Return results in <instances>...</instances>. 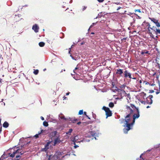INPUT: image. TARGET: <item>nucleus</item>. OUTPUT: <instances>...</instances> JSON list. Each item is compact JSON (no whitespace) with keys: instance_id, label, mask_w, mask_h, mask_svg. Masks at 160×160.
Returning <instances> with one entry per match:
<instances>
[{"instance_id":"obj_36","label":"nucleus","mask_w":160,"mask_h":160,"mask_svg":"<svg viewBox=\"0 0 160 160\" xmlns=\"http://www.w3.org/2000/svg\"><path fill=\"white\" fill-rule=\"evenodd\" d=\"M119 87L121 89H124L125 88V86L124 84H122Z\"/></svg>"},{"instance_id":"obj_1","label":"nucleus","mask_w":160,"mask_h":160,"mask_svg":"<svg viewBox=\"0 0 160 160\" xmlns=\"http://www.w3.org/2000/svg\"><path fill=\"white\" fill-rule=\"evenodd\" d=\"M123 75V77L126 78H130L128 81V82L131 81L132 74L129 72V71L127 70H125V71H124Z\"/></svg>"},{"instance_id":"obj_8","label":"nucleus","mask_w":160,"mask_h":160,"mask_svg":"<svg viewBox=\"0 0 160 160\" xmlns=\"http://www.w3.org/2000/svg\"><path fill=\"white\" fill-rule=\"evenodd\" d=\"M61 142L62 140L60 139L59 137L58 136L54 140L53 146H55L56 144H58Z\"/></svg>"},{"instance_id":"obj_31","label":"nucleus","mask_w":160,"mask_h":160,"mask_svg":"<svg viewBox=\"0 0 160 160\" xmlns=\"http://www.w3.org/2000/svg\"><path fill=\"white\" fill-rule=\"evenodd\" d=\"M150 37L152 38H153L155 40H157V39L156 38L154 37V36L153 35L152 33H151L150 34H149Z\"/></svg>"},{"instance_id":"obj_24","label":"nucleus","mask_w":160,"mask_h":160,"mask_svg":"<svg viewBox=\"0 0 160 160\" xmlns=\"http://www.w3.org/2000/svg\"><path fill=\"white\" fill-rule=\"evenodd\" d=\"M45 43L42 42H41L39 43V45L40 47H43L45 45Z\"/></svg>"},{"instance_id":"obj_17","label":"nucleus","mask_w":160,"mask_h":160,"mask_svg":"<svg viewBox=\"0 0 160 160\" xmlns=\"http://www.w3.org/2000/svg\"><path fill=\"white\" fill-rule=\"evenodd\" d=\"M9 124L7 122H5L3 124V127L5 128H7L9 126Z\"/></svg>"},{"instance_id":"obj_47","label":"nucleus","mask_w":160,"mask_h":160,"mask_svg":"<svg viewBox=\"0 0 160 160\" xmlns=\"http://www.w3.org/2000/svg\"><path fill=\"white\" fill-rule=\"evenodd\" d=\"M136 112H137V113H139V110L138 108L137 107L136 108Z\"/></svg>"},{"instance_id":"obj_52","label":"nucleus","mask_w":160,"mask_h":160,"mask_svg":"<svg viewBox=\"0 0 160 160\" xmlns=\"http://www.w3.org/2000/svg\"><path fill=\"white\" fill-rule=\"evenodd\" d=\"M157 64L158 65V68L160 69V65L158 62H157Z\"/></svg>"},{"instance_id":"obj_6","label":"nucleus","mask_w":160,"mask_h":160,"mask_svg":"<svg viewBox=\"0 0 160 160\" xmlns=\"http://www.w3.org/2000/svg\"><path fill=\"white\" fill-rule=\"evenodd\" d=\"M70 56L72 59L75 61L79 59L80 58V57L79 56V54L77 53H75L72 55L71 54Z\"/></svg>"},{"instance_id":"obj_54","label":"nucleus","mask_w":160,"mask_h":160,"mask_svg":"<svg viewBox=\"0 0 160 160\" xmlns=\"http://www.w3.org/2000/svg\"><path fill=\"white\" fill-rule=\"evenodd\" d=\"M99 2L101 3L103 2L104 0H97Z\"/></svg>"},{"instance_id":"obj_61","label":"nucleus","mask_w":160,"mask_h":160,"mask_svg":"<svg viewBox=\"0 0 160 160\" xmlns=\"http://www.w3.org/2000/svg\"><path fill=\"white\" fill-rule=\"evenodd\" d=\"M143 154V153H142V154L140 155V158L141 159V158H142V159H143V158H142V155Z\"/></svg>"},{"instance_id":"obj_44","label":"nucleus","mask_w":160,"mask_h":160,"mask_svg":"<svg viewBox=\"0 0 160 160\" xmlns=\"http://www.w3.org/2000/svg\"><path fill=\"white\" fill-rule=\"evenodd\" d=\"M135 16L136 17V18L137 19H140L141 18V17H140L139 16H138V15L136 14V15H135Z\"/></svg>"},{"instance_id":"obj_43","label":"nucleus","mask_w":160,"mask_h":160,"mask_svg":"<svg viewBox=\"0 0 160 160\" xmlns=\"http://www.w3.org/2000/svg\"><path fill=\"white\" fill-rule=\"evenodd\" d=\"M84 114L86 116V117H87V118L89 119H90V117H89L88 115H87V113L86 112H84Z\"/></svg>"},{"instance_id":"obj_59","label":"nucleus","mask_w":160,"mask_h":160,"mask_svg":"<svg viewBox=\"0 0 160 160\" xmlns=\"http://www.w3.org/2000/svg\"><path fill=\"white\" fill-rule=\"evenodd\" d=\"M97 22H94V23H93L92 24V25L94 26H95V25H96V23H97Z\"/></svg>"},{"instance_id":"obj_49","label":"nucleus","mask_w":160,"mask_h":160,"mask_svg":"<svg viewBox=\"0 0 160 160\" xmlns=\"http://www.w3.org/2000/svg\"><path fill=\"white\" fill-rule=\"evenodd\" d=\"M20 149H17L16 151H15V152H13L15 154H16V153H18V151L19 150H20Z\"/></svg>"},{"instance_id":"obj_16","label":"nucleus","mask_w":160,"mask_h":160,"mask_svg":"<svg viewBox=\"0 0 160 160\" xmlns=\"http://www.w3.org/2000/svg\"><path fill=\"white\" fill-rule=\"evenodd\" d=\"M59 118L61 119H63L64 120H67L68 119L65 118L64 115L62 113H61L59 115Z\"/></svg>"},{"instance_id":"obj_42","label":"nucleus","mask_w":160,"mask_h":160,"mask_svg":"<svg viewBox=\"0 0 160 160\" xmlns=\"http://www.w3.org/2000/svg\"><path fill=\"white\" fill-rule=\"evenodd\" d=\"M156 28H157L156 27L153 26L152 27H151V29L155 32V29Z\"/></svg>"},{"instance_id":"obj_5","label":"nucleus","mask_w":160,"mask_h":160,"mask_svg":"<svg viewBox=\"0 0 160 160\" xmlns=\"http://www.w3.org/2000/svg\"><path fill=\"white\" fill-rule=\"evenodd\" d=\"M115 88H116V89L114 90L113 92H115L116 91H118L119 93L118 96L120 95V97H121L120 98H122L123 96H122V93H121V92H122L124 94V93H125V92L124 90L123 89L121 90V89H119L116 87H115Z\"/></svg>"},{"instance_id":"obj_32","label":"nucleus","mask_w":160,"mask_h":160,"mask_svg":"<svg viewBox=\"0 0 160 160\" xmlns=\"http://www.w3.org/2000/svg\"><path fill=\"white\" fill-rule=\"evenodd\" d=\"M119 121H120L121 123H122L124 122H125V119L122 118L119 119Z\"/></svg>"},{"instance_id":"obj_11","label":"nucleus","mask_w":160,"mask_h":160,"mask_svg":"<svg viewBox=\"0 0 160 160\" xmlns=\"http://www.w3.org/2000/svg\"><path fill=\"white\" fill-rule=\"evenodd\" d=\"M50 144V142H48L44 146V148L41 149V151L42 152H46L48 149V146Z\"/></svg>"},{"instance_id":"obj_51","label":"nucleus","mask_w":160,"mask_h":160,"mask_svg":"<svg viewBox=\"0 0 160 160\" xmlns=\"http://www.w3.org/2000/svg\"><path fill=\"white\" fill-rule=\"evenodd\" d=\"M133 22L131 23V26H132V25L133 24V23H134L135 22V18L133 17Z\"/></svg>"},{"instance_id":"obj_62","label":"nucleus","mask_w":160,"mask_h":160,"mask_svg":"<svg viewBox=\"0 0 160 160\" xmlns=\"http://www.w3.org/2000/svg\"><path fill=\"white\" fill-rule=\"evenodd\" d=\"M40 118L42 120H44V118L42 116H41Z\"/></svg>"},{"instance_id":"obj_27","label":"nucleus","mask_w":160,"mask_h":160,"mask_svg":"<svg viewBox=\"0 0 160 160\" xmlns=\"http://www.w3.org/2000/svg\"><path fill=\"white\" fill-rule=\"evenodd\" d=\"M114 106V104L112 102H111L109 104V106L110 108H113Z\"/></svg>"},{"instance_id":"obj_64","label":"nucleus","mask_w":160,"mask_h":160,"mask_svg":"<svg viewBox=\"0 0 160 160\" xmlns=\"http://www.w3.org/2000/svg\"><path fill=\"white\" fill-rule=\"evenodd\" d=\"M26 152H20V154L21 155H22L24 153Z\"/></svg>"},{"instance_id":"obj_34","label":"nucleus","mask_w":160,"mask_h":160,"mask_svg":"<svg viewBox=\"0 0 160 160\" xmlns=\"http://www.w3.org/2000/svg\"><path fill=\"white\" fill-rule=\"evenodd\" d=\"M50 121L51 122H52L53 123H56L57 122V120L55 119H50Z\"/></svg>"},{"instance_id":"obj_30","label":"nucleus","mask_w":160,"mask_h":160,"mask_svg":"<svg viewBox=\"0 0 160 160\" xmlns=\"http://www.w3.org/2000/svg\"><path fill=\"white\" fill-rule=\"evenodd\" d=\"M39 72V71L38 69L34 70L33 73L35 75H37L38 74Z\"/></svg>"},{"instance_id":"obj_19","label":"nucleus","mask_w":160,"mask_h":160,"mask_svg":"<svg viewBox=\"0 0 160 160\" xmlns=\"http://www.w3.org/2000/svg\"><path fill=\"white\" fill-rule=\"evenodd\" d=\"M78 136H76L74 138H73L72 141L73 142H78V141H79L78 140Z\"/></svg>"},{"instance_id":"obj_9","label":"nucleus","mask_w":160,"mask_h":160,"mask_svg":"<svg viewBox=\"0 0 160 160\" xmlns=\"http://www.w3.org/2000/svg\"><path fill=\"white\" fill-rule=\"evenodd\" d=\"M123 73H124V72H123L122 69H117L116 74L118 75H119L120 76L122 77H123V75L122 74Z\"/></svg>"},{"instance_id":"obj_39","label":"nucleus","mask_w":160,"mask_h":160,"mask_svg":"<svg viewBox=\"0 0 160 160\" xmlns=\"http://www.w3.org/2000/svg\"><path fill=\"white\" fill-rule=\"evenodd\" d=\"M130 105L131 106V107L133 109L134 108L136 109L137 108V107L134 105H133L132 104H130Z\"/></svg>"},{"instance_id":"obj_37","label":"nucleus","mask_w":160,"mask_h":160,"mask_svg":"<svg viewBox=\"0 0 160 160\" xmlns=\"http://www.w3.org/2000/svg\"><path fill=\"white\" fill-rule=\"evenodd\" d=\"M83 113V110H80L79 111L78 114L79 115H82V114Z\"/></svg>"},{"instance_id":"obj_7","label":"nucleus","mask_w":160,"mask_h":160,"mask_svg":"<svg viewBox=\"0 0 160 160\" xmlns=\"http://www.w3.org/2000/svg\"><path fill=\"white\" fill-rule=\"evenodd\" d=\"M131 115L130 114H128L125 117V122L126 123L124 125V126L125 127V125L129 126V124L130 123H129V121L130 120V117Z\"/></svg>"},{"instance_id":"obj_58","label":"nucleus","mask_w":160,"mask_h":160,"mask_svg":"<svg viewBox=\"0 0 160 160\" xmlns=\"http://www.w3.org/2000/svg\"><path fill=\"white\" fill-rule=\"evenodd\" d=\"M4 155H5L4 154H3V155H2V156L1 157V158H0V160H3V159H2V157H4Z\"/></svg>"},{"instance_id":"obj_33","label":"nucleus","mask_w":160,"mask_h":160,"mask_svg":"<svg viewBox=\"0 0 160 160\" xmlns=\"http://www.w3.org/2000/svg\"><path fill=\"white\" fill-rule=\"evenodd\" d=\"M146 24H147V25L148 26V29H151V27H150L151 26L150 23L149 22H147L146 23Z\"/></svg>"},{"instance_id":"obj_20","label":"nucleus","mask_w":160,"mask_h":160,"mask_svg":"<svg viewBox=\"0 0 160 160\" xmlns=\"http://www.w3.org/2000/svg\"><path fill=\"white\" fill-rule=\"evenodd\" d=\"M90 134L92 136H93L94 137V138H95L96 140L97 139L96 137L97 136L96 135V133H95L94 132L91 131L90 132Z\"/></svg>"},{"instance_id":"obj_28","label":"nucleus","mask_w":160,"mask_h":160,"mask_svg":"<svg viewBox=\"0 0 160 160\" xmlns=\"http://www.w3.org/2000/svg\"><path fill=\"white\" fill-rule=\"evenodd\" d=\"M135 122V119H133L132 122L129 124V126H130V127H131V126H132L134 124Z\"/></svg>"},{"instance_id":"obj_48","label":"nucleus","mask_w":160,"mask_h":160,"mask_svg":"<svg viewBox=\"0 0 160 160\" xmlns=\"http://www.w3.org/2000/svg\"><path fill=\"white\" fill-rule=\"evenodd\" d=\"M112 3H114V4H116L117 5H119V4H121L120 2H112Z\"/></svg>"},{"instance_id":"obj_14","label":"nucleus","mask_w":160,"mask_h":160,"mask_svg":"<svg viewBox=\"0 0 160 160\" xmlns=\"http://www.w3.org/2000/svg\"><path fill=\"white\" fill-rule=\"evenodd\" d=\"M57 133V131H53L51 132L50 133V135L52 136V137H54L56 136V134Z\"/></svg>"},{"instance_id":"obj_53","label":"nucleus","mask_w":160,"mask_h":160,"mask_svg":"<svg viewBox=\"0 0 160 160\" xmlns=\"http://www.w3.org/2000/svg\"><path fill=\"white\" fill-rule=\"evenodd\" d=\"M150 29H148V33L149 34L151 33H152V32H151V31L150 30Z\"/></svg>"},{"instance_id":"obj_3","label":"nucleus","mask_w":160,"mask_h":160,"mask_svg":"<svg viewBox=\"0 0 160 160\" xmlns=\"http://www.w3.org/2000/svg\"><path fill=\"white\" fill-rule=\"evenodd\" d=\"M153 97L152 95H150L149 96L146 98V101L147 104H151L152 103V98Z\"/></svg>"},{"instance_id":"obj_46","label":"nucleus","mask_w":160,"mask_h":160,"mask_svg":"<svg viewBox=\"0 0 160 160\" xmlns=\"http://www.w3.org/2000/svg\"><path fill=\"white\" fill-rule=\"evenodd\" d=\"M76 142H73V143H74L73 144L75 145L74 146V147L75 148L79 147L78 146L76 145V144H75Z\"/></svg>"},{"instance_id":"obj_25","label":"nucleus","mask_w":160,"mask_h":160,"mask_svg":"<svg viewBox=\"0 0 160 160\" xmlns=\"http://www.w3.org/2000/svg\"><path fill=\"white\" fill-rule=\"evenodd\" d=\"M72 130H73L72 128L70 129L69 130V131H68V132L66 133V134L70 135L71 134V133L72 131Z\"/></svg>"},{"instance_id":"obj_13","label":"nucleus","mask_w":160,"mask_h":160,"mask_svg":"<svg viewBox=\"0 0 160 160\" xmlns=\"http://www.w3.org/2000/svg\"><path fill=\"white\" fill-rule=\"evenodd\" d=\"M68 120H69V121H71L73 123H74L76 121H78V119L77 118H69L68 119Z\"/></svg>"},{"instance_id":"obj_63","label":"nucleus","mask_w":160,"mask_h":160,"mask_svg":"<svg viewBox=\"0 0 160 160\" xmlns=\"http://www.w3.org/2000/svg\"><path fill=\"white\" fill-rule=\"evenodd\" d=\"M160 92V91H157L156 92V94H159Z\"/></svg>"},{"instance_id":"obj_23","label":"nucleus","mask_w":160,"mask_h":160,"mask_svg":"<svg viewBox=\"0 0 160 160\" xmlns=\"http://www.w3.org/2000/svg\"><path fill=\"white\" fill-rule=\"evenodd\" d=\"M155 32L156 35H158V34H160V29H157V28H156L155 29Z\"/></svg>"},{"instance_id":"obj_45","label":"nucleus","mask_w":160,"mask_h":160,"mask_svg":"<svg viewBox=\"0 0 160 160\" xmlns=\"http://www.w3.org/2000/svg\"><path fill=\"white\" fill-rule=\"evenodd\" d=\"M92 116L94 118V119H95L96 117V115L95 114L93 113V112H92Z\"/></svg>"},{"instance_id":"obj_18","label":"nucleus","mask_w":160,"mask_h":160,"mask_svg":"<svg viewBox=\"0 0 160 160\" xmlns=\"http://www.w3.org/2000/svg\"><path fill=\"white\" fill-rule=\"evenodd\" d=\"M126 108L127 110H129L130 111V112L129 114L130 115L132 114L133 112V110L130 108V107L128 106H126Z\"/></svg>"},{"instance_id":"obj_10","label":"nucleus","mask_w":160,"mask_h":160,"mask_svg":"<svg viewBox=\"0 0 160 160\" xmlns=\"http://www.w3.org/2000/svg\"><path fill=\"white\" fill-rule=\"evenodd\" d=\"M32 29L35 32L37 33L38 32L39 27L37 24H36L33 26Z\"/></svg>"},{"instance_id":"obj_21","label":"nucleus","mask_w":160,"mask_h":160,"mask_svg":"<svg viewBox=\"0 0 160 160\" xmlns=\"http://www.w3.org/2000/svg\"><path fill=\"white\" fill-rule=\"evenodd\" d=\"M127 14L129 15L132 18H133V17L135 16V15H136V14L135 13H131L130 12H129L128 13H127Z\"/></svg>"},{"instance_id":"obj_15","label":"nucleus","mask_w":160,"mask_h":160,"mask_svg":"<svg viewBox=\"0 0 160 160\" xmlns=\"http://www.w3.org/2000/svg\"><path fill=\"white\" fill-rule=\"evenodd\" d=\"M140 116L139 113L134 114L133 116V118L135 119L136 118H138Z\"/></svg>"},{"instance_id":"obj_22","label":"nucleus","mask_w":160,"mask_h":160,"mask_svg":"<svg viewBox=\"0 0 160 160\" xmlns=\"http://www.w3.org/2000/svg\"><path fill=\"white\" fill-rule=\"evenodd\" d=\"M44 131L43 130H42L41 131V132L40 133H39L38 134H36L35 135H34V137L36 138H38L39 137V135L41 133H43V132Z\"/></svg>"},{"instance_id":"obj_50","label":"nucleus","mask_w":160,"mask_h":160,"mask_svg":"<svg viewBox=\"0 0 160 160\" xmlns=\"http://www.w3.org/2000/svg\"><path fill=\"white\" fill-rule=\"evenodd\" d=\"M141 12V11L140 10V9H136L135 10V12Z\"/></svg>"},{"instance_id":"obj_26","label":"nucleus","mask_w":160,"mask_h":160,"mask_svg":"<svg viewBox=\"0 0 160 160\" xmlns=\"http://www.w3.org/2000/svg\"><path fill=\"white\" fill-rule=\"evenodd\" d=\"M43 126L45 127H47L48 125V122H46V121H44L43 122Z\"/></svg>"},{"instance_id":"obj_2","label":"nucleus","mask_w":160,"mask_h":160,"mask_svg":"<svg viewBox=\"0 0 160 160\" xmlns=\"http://www.w3.org/2000/svg\"><path fill=\"white\" fill-rule=\"evenodd\" d=\"M102 109L104 110L105 112L106 116V118H107L109 117H110L112 116V111L108 107L103 106L102 107Z\"/></svg>"},{"instance_id":"obj_41","label":"nucleus","mask_w":160,"mask_h":160,"mask_svg":"<svg viewBox=\"0 0 160 160\" xmlns=\"http://www.w3.org/2000/svg\"><path fill=\"white\" fill-rule=\"evenodd\" d=\"M148 51H146V52H145V51H142V52H141V54L142 55H144L145 54H147V53H148Z\"/></svg>"},{"instance_id":"obj_60","label":"nucleus","mask_w":160,"mask_h":160,"mask_svg":"<svg viewBox=\"0 0 160 160\" xmlns=\"http://www.w3.org/2000/svg\"><path fill=\"white\" fill-rule=\"evenodd\" d=\"M61 34H62V35H63V37H60V38H64V33H61Z\"/></svg>"},{"instance_id":"obj_29","label":"nucleus","mask_w":160,"mask_h":160,"mask_svg":"<svg viewBox=\"0 0 160 160\" xmlns=\"http://www.w3.org/2000/svg\"><path fill=\"white\" fill-rule=\"evenodd\" d=\"M158 78H159V75H157L156 76L157 82V83L159 85V84H160V81L159 80Z\"/></svg>"},{"instance_id":"obj_12","label":"nucleus","mask_w":160,"mask_h":160,"mask_svg":"<svg viewBox=\"0 0 160 160\" xmlns=\"http://www.w3.org/2000/svg\"><path fill=\"white\" fill-rule=\"evenodd\" d=\"M125 127H127V128L126 129L124 128L123 129V132L124 133L126 134L128 133V131L131 129V128L129 126L125 125Z\"/></svg>"},{"instance_id":"obj_4","label":"nucleus","mask_w":160,"mask_h":160,"mask_svg":"<svg viewBox=\"0 0 160 160\" xmlns=\"http://www.w3.org/2000/svg\"><path fill=\"white\" fill-rule=\"evenodd\" d=\"M149 19H150L152 21V22L154 23L157 27H160V24L159 22H158V20L154 18H151L150 17H149Z\"/></svg>"},{"instance_id":"obj_57","label":"nucleus","mask_w":160,"mask_h":160,"mask_svg":"<svg viewBox=\"0 0 160 160\" xmlns=\"http://www.w3.org/2000/svg\"><path fill=\"white\" fill-rule=\"evenodd\" d=\"M21 157L20 156V155H17L16 157V158H20Z\"/></svg>"},{"instance_id":"obj_35","label":"nucleus","mask_w":160,"mask_h":160,"mask_svg":"<svg viewBox=\"0 0 160 160\" xmlns=\"http://www.w3.org/2000/svg\"><path fill=\"white\" fill-rule=\"evenodd\" d=\"M10 153H9V154L10 155L9 156H10V157H12V158H13L14 157L15 154L13 152L10 155Z\"/></svg>"},{"instance_id":"obj_40","label":"nucleus","mask_w":160,"mask_h":160,"mask_svg":"<svg viewBox=\"0 0 160 160\" xmlns=\"http://www.w3.org/2000/svg\"><path fill=\"white\" fill-rule=\"evenodd\" d=\"M102 12H101L99 13L98 14V17H97L96 18H97L98 17V18H101L102 16V15H101V13H102Z\"/></svg>"},{"instance_id":"obj_55","label":"nucleus","mask_w":160,"mask_h":160,"mask_svg":"<svg viewBox=\"0 0 160 160\" xmlns=\"http://www.w3.org/2000/svg\"><path fill=\"white\" fill-rule=\"evenodd\" d=\"M154 92V91L152 90H149V93H152Z\"/></svg>"},{"instance_id":"obj_56","label":"nucleus","mask_w":160,"mask_h":160,"mask_svg":"<svg viewBox=\"0 0 160 160\" xmlns=\"http://www.w3.org/2000/svg\"><path fill=\"white\" fill-rule=\"evenodd\" d=\"M142 93L144 95L143 96V98H144V97H146V94L144 92H142Z\"/></svg>"},{"instance_id":"obj_38","label":"nucleus","mask_w":160,"mask_h":160,"mask_svg":"<svg viewBox=\"0 0 160 160\" xmlns=\"http://www.w3.org/2000/svg\"><path fill=\"white\" fill-rule=\"evenodd\" d=\"M85 142V139L84 138L81 140H80V141L79 140L78 141V142L80 143L81 142Z\"/></svg>"}]
</instances>
